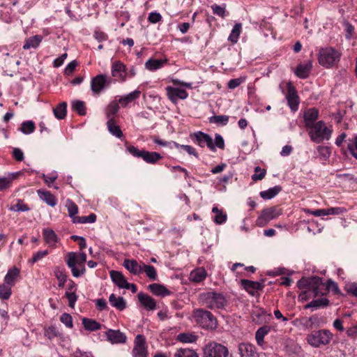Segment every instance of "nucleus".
I'll return each instance as SVG.
<instances>
[{
  "label": "nucleus",
  "instance_id": "nucleus-31",
  "mask_svg": "<svg viewBox=\"0 0 357 357\" xmlns=\"http://www.w3.org/2000/svg\"><path fill=\"white\" fill-rule=\"evenodd\" d=\"M43 40V36L40 35H36L31 37H29L26 39L24 44L23 45L24 50H29L31 48H37L40 43Z\"/></svg>",
  "mask_w": 357,
  "mask_h": 357
},
{
  "label": "nucleus",
  "instance_id": "nucleus-9",
  "mask_svg": "<svg viewBox=\"0 0 357 357\" xmlns=\"http://www.w3.org/2000/svg\"><path fill=\"white\" fill-rule=\"evenodd\" d=\"M228 349L219 343L212 342L204 348V357H228Z\"/></svg>",
  "mask_w": 357,
  "mask_h": 357
},
{
  "label": "nucleus",
  "instance_id": "nucleus-56",
  "mask_svg": "<svg viewBox=\"0 0 357 357\" xmlns=\"http://www.w3.org/2000/svg\"><path fill=\"white\" fill-rule=\"evenodd\" d=\"M173 144L176 148H181L185 150L189 155H192L198 158V154L194 147L190 145L179 144L176 142H173Z\"/></svg>",
  "mask_w": 357,
  "mask_h": 357
},
{
  "label": "nucleus",
  "instance_id": "nucleus-11",
  "mask_svg": "<svg viewBox=\"0 0 357 357\" xmlns=\"http://www.w3.org/2000/svg\"><path fill=\"white\" fill-rule=\"evenodd\" d=\"M192 141L202 148L207 146L211 151H215L212 137L202 131H197L190 135Z\"/></svg>",
  "mask_w": 357,
  "mask_h": 357
},
{
  "label": "nucleus",
  "instance_id": "nucleus-25",
  "mask_svg": "<svg viewBox=\"0 0 357 357\" xmlns=\"http://www.w3.org/2000/svg\"><path fill=\"white\" fill-rule=\"evenodd\" d=\"M241 284L245 289L252 295L255 294V291L261 290L264 288L262 283L249 280H242Z\"/></svg>",
  "mask_w": 357,
  "mask_h": 357
},
{
  "label": "nucleus",
  "instance_id": "nucleus-54",
  "mask_svg": "<svg viewBox=\"0 0 357 357\" xmlns=\"http://www.w3.org/2000/svg\"><path fill=\"white\" fill-rule=\"evenodd\" d=\"M211 9L213 10V13L214 15H216L222 18H225V16L227 15L225 4L220 6V5H218V4L215 3V4H213L211 6Z\"/></svg>",
  "mask_w": 357,
  "mask_h": 357
},
{
  "label": "nucleus",
  "instance_id": "nucleus-18",
  "mask_svg": "<svg viewBox=\"0 0 357 357\" xmlns=\"http://www.w3.org/2000/svg\"><path fill=\"white\" fill-rule=\"evenodd\" d=\"M144 262H138L135 259H126L123 261V266L132 275H139L142 274V268Z\"/></svg>",
  "mask_w": 357,
  "mask_h": 357
},
{
  "label": "nucleus",
  "instance_id": "nucleus-49",
  "mask_svg": "<svg viewBox=\"0 0 357 357\" xmlns=\"http://www.w3.org/2000/svg\"><path fill=\"white\" fill-rule=\"evenodd\" d=\"M177 340L183 343H193L196 342L197 337L192 333H183L178 335Z\"/></svg>",
  "mask_w": 357,
  "mask_h": 357
},
{
  "label": "nucleus",
  "instance_id": "nucleus-14",
  "mask_svg": "<svg viewBox=\"0 0 357 357\" xmlns=\"http://www.w3.org/2000/svg\"><path fill=\"white\" fill-rule=\"evenodd\" d=\"M112 75L117 82H125L127 79V69L126 66L119 61H116L112 65Z\"/></svg>",
  "mask_w": 357,
  "mask_h": 357
},
{
  "label": "nucleus",
  "instance_id": "nucleus-46",
  "mask_svg": "<svg viewBox=\"0 0 357 357\" xmlns=\"http://www.w3.org/2000/svg\"><path fill=\"white\" fill-rule=\"evenodd\" d=\"M174 357H199L197 354L188 348H181L176 350Z\"/></svg>",
  "mask_w": 357,
  "mask_h": 357
},
{
  "label": "nucleus",
  "instance_id": "nucleus-58",
  "mask_svg": "<svg viewBox=\"0 0 357 357\" xmlns=\"http://www.w3.org/2000/svg\"><path fill=\"white\" fill-rule=\"evenodd\" d=\"M344 31L346 32L345 38L347 40H350L354 33V26L347 21H345L343 24Z\"/></svg>",
  "mask_w": 357,
  "mask_h": 357
},
{
  "label": "nucleus",
  "instance_id": "nucleus-45",
  "mask_svg": "<svg viewBox=\"0 0 357 357\" xmlns=\"http://www.w3.org/2000/svg\"><path fill=\"white\" fill-rule=\"evenodd\" d=\"M241 29L242 24L241 23L236 24L228 37V40L233 44L236 43L241 34Z\"/></svg>",
  "mask_w": 357,
  "mask_h": 357
},
{
  "label": "nucleus",
  "instance_id": "nucleus-35",
  "mask_svg": "<svg viewBox=\"0 0 357 357\" xmlns=\"http://www.w3.org/2000/svg\"><path fill=\"white\" fill-rule=\"evenodd\" d=\"M206 277V272L203 268H198L192 271L190 274V280L194 282H200L205 280Z\"/></svg>",
  "mask_w": 357,
  "mask_h": 357
},
{
  "label": "nucleus",
  "instance_id": "nucleus-15",
  "mask_svg": "<svg viewBox=\"0 0 357 357\" xmlns=\"http://www.w3.org/2000/svg\"><path fill=\"white\" fill-rule=\"evenodd\" d=\"M165 89L168 98L174 104L178 99L185 100L188 97V93L185 89L170 86H167Z\"/></svg>",
  "mask_w": 357,
  "mask_h": 357
},
{
  "label": "nucleus",
  "instance_id": "nucleus-36",
  "mask_svg": "<svg viewBox=\"0 0 357 357\" xmlns=\"http://www.w3.org/2000/svg\"><path fill=\"white\" fill-rule=\"evenodd\" d=\"M142 267V273H144L151 281L158 280V273L154 266L144 263Z\"/></svg>",
  "mask_w": 357,
  "mask_h": 357
},
{
  "label": "nucleus",
  "instance_id": "nucleus-13",
  "mask_svg": "<svg viewBox=\"0 0 357 357\" xmlns=\"http://www.w3.org/2000/svg\"><path fill=\"white\" fill-rule=\"evenodd\" d=\"M287 91L285 93V98L287 100V104L291 111L296 112L298 110L300 103L297 91L291 82L287 83Z\"/></svg>",
  "mask_w": 357,
  "mask_h": 357
},
{
  "label": "nucleus",
  "instance_id": "nucleus-22",
  "mask_svg": "<svg viewBox=\"0 0 357 357\" xmlns=\"http://www.w3.org/2000/svg\"><path fill=\"white\" fill-rule=\"evenodd\" d=\"M312 68V63L311 61H307L304 63H300L297 66L295 70V74L297 77L301 79L307 78Z\"/></svg>",
  "mask_w": 357,
  "mask_h": 357
},
{
  "label": "nucleus",
  "instance_id": "nucleus-52",
  "mask_svg": "<svg viewBox=\"0 0 357 357\" xmlns=\"http://www.w3.org/2000/svg\"><path fill=\"white\" fill-rule=\"evenodd\" d=\"M12 286L3 283L0 284V298L8 300L12 294Z\"/></svg>",
  "mask_w": 357,
  "mask_h": 357
},
{
  "label": "nucleus",
  "instance_id": "nucleus-10",
  "mask_svg": "<svg viewBox=\"0 0 357 357\" xmlns=\"http://www.w3.org/2000/svg\"><path fill=\"white\" fill-rule=\"evenodd\" d=\"M133 344L132 350V357H148V345L144 335L141 334L137 335Z\"/></svg>",
  "mask_w": 357,
  "mask_h": 357
},
{
  "label": "nucleus",
  "instance_id": "nucleus-27",
  "mask_svg": "<svg viewBox=\"0 0 357 357\" xmlns=\"http://www.w3.org/2000/svg\"><path fill=\"white\" fill-rule=\"evenodd\" d=\"M167 63V59H149L145 63V68L150 71H155L161 68L165 64Z\"/></svg>",
  "mask_w": 357,
  "mask_h": 357
},
{
  "label": "nucleus",
  "instance_id": "nucleus-2",
  "mask_svg": "<svg viewBox=\"0 0 357 357\" xmlns=\"http://www.w3.org/2000/svg\"><path fill=\"white\" fill-rule=\"evenodd\" d=\"M86 261V255L85 252H68L66 259V262L69 268H70L72 275L75 278H79L86 272L84 264Z\"/></svg>",
  "mask_w": 357,
  "mask_h": 357
},
{
  "label": "nucleus",
  "instance_id": "nucleus-3",
  "mask_svg": "<svg viewBox=\"0 0 357 357\" xmlns=\"http://www.w3.org/2000/svg\"><path fill=\"white\" fill-rule=\"evenodd\" d=\"M309 129L308 135L310 138L316 144H320L324 140H329L333 133L332 126H326L323 121H317L314 126Z\"/></svg>",
  "mask_w": 357,
  "mask_h": 357
},
{
  "label": "nucleus",
  "instance_id": "nucleus-16",
  "mask_svg": "<svg viewBox=\"0 0 357 357\" xmlns=\"http://www.w3.org/2000/svg\"><path fill=\"white\" fill-rule=\"evenodd\" d=\"M319 318L315 316H311L310 317H303L296 319L294 321V325L299 326L303 330H309L312 328L316 325H318Z\"/></svg>",
  "mask_w": 357,
  "mask_h": 357
},
{
  "label": "nucleus",
  "instance_id": "nucleus-30",
  "mask_svg": "<svg viewBox=\"0 0 357 357\" xmlns=\"http://www.w3.org/2000/svg\"><path fill=\"white\" fill-rule=\"evenodd\" d=\"M329 304V301L326 298H319L317 299H314L309 303L305 305V309L312 308L314 310H317L319 308L325 307L328 306Z\"/></svg>",
  "mask_w": 357,
  "mask_h": 357
},
{
  "label": "nucleus",
  "instance_id": "nucleus-29",
  "mask_svg": "<svg viewBox=\"0 0 357 357\" xmlns=\"http://www.w3.org/2000/svg\"><path fill=\"white\" fill-rule=\"evenodd\" d=\"M38 195L39 197L44 201L47 205L54 207L57 204V199L50 192L38 190Z\"/></svg>",
  "mask_w": 357,
  "mask_h": 357
},
{
  "label": "nucleus",
  "instance_id": "nucleus-37",
  "mask_svg": "<svg viewBox=\"0 0 357 357\" xmlns=\"http://www.w3.org/2000/svg\"><path fill=\"white\" fill-rule=\"evenodd\" d=\"M271 330V327L270 326H263L257 329L255 333V339L257 344L261 346L264 343V338L265 335H266Z\"/></svg>",
  "mask_w": 357,
  "mask_h": 357
},
{
  "label": "nucleus",
  "instance_id": "nucleus-20",
  "mask_svg": "<svg viewBox=\"0 0 357 357\" xmlns=\"http://www.w3.org/2000/svg\"><path fill=\"white\" fill-rule=\"evenodd\" d=\"M137 297L139 303L146 310H153L156 308L155 300L149 295L139 292Z\"/></svg>",
  "mask_w": 357,
  "mask_h": 357
},
{
  "label": "nucleus",
  "instance_id": "nucleus-62",
  "mask_svg": "<svg viewBox=\"0 0 357 357\" xmlns=\"http://www.w3.org/2000/svg\"><path fill=\"white\" fill-rule=\"evenodd\" d=\"M13 180V177H0V191L7 189L10 187Z\"/></svg>",
  "mask_w": 357,
  "mask_h": 357
},
{
  "label": "nucleus",
  "instance_id": "nucleus-12",
  "mask_svg": "<svg viewBox=\"0 0 357 357\" xmlns=\"http://www.w3.org/2000/svg\"><path fill=\"white\" fill-rule=\"evenodd\" d=\"M112 82L107 75L100 74L93 77L91 80V89L94 95L98 96L100 92Z\"/></svg>",
  "mask_w": 357,
  "mask_h": 357
},
{
  "label": "nucleus",
  "instance_id": "nucleus-57",
  "mask_svg": "<svg viewBox=\"0 0 357 357\" xmlns=\"http://www.w3.org/2000/svg\"><path fill=\"white\" fill-rule=\"evenodd\" d=\"M347 212V209L344 207H331L326 208V215H340Z\"/></svg>",
  "mask_w": 357,
  "mask_h": 357
},
{
  "label": "nucleus",
  "instance_id": "nucleus-8",
  "mask_svg": "<svg viewBox=\"0 0 357 357\" xmlns=\"http://www.w3.org/2000/svg\"><path fill=\"white\" fill-rule=\"evenodd\" d=\"M282 211L278 206H272L264 209L256 220V225L259 227L266 226L271 220L282 215Z\"/></svg>",
  "mask_w": 357,
  "mask_h": 357
},
{
  "label": "nucleus",
  "instance_id": "nucleus-42",
  "mask_svg": "<svg viewBox=\"0 0 357 357\" xmlns=\"http://www.w3.org/2000/svg\"><path fill=\"white\" fill-rule=\"evenodd\" d=\"M67 103L62 102L59 103L55 108L53 109V113L55 117L58 119H63L66 116L67 112Z\"/></svg>",
  "mask_w": 357,
  "mask_h": 357
},
{
  "label": "nucleus",
  "instance_id": "nucleus-34",
  "mask_svg": "<svg viewBox=\"0 0 357 357\" xmlns=\"http://www.w3.org/2000/svg\"><path fill=\"white\" fill-rule=\"evenodd\" d=\"M142 153V158L149 164H155L162 158V156L157 152H150L144 150Z\"/></svg>",
  "mask_w": 357,
  "mask_h": 357
},
{
  "label": "nucleus",
  "instance_id": "nucleus-60",
  "mask_svg": "<svg viewBox=\"0 0 357 357\" xmlns=\"http://www.w3.org/2000/svg\"><path fill=\"white\" fill-rule=\"evenodd\" d=\"M10 211H28L29 208L26 204H24L20 199L17 201V203L10 208Z\"/></svg>",
  "mask_w": 357,
  "mask_h": 357
},
{
  "label": "nucleus",
  "instance_id": "nucleus-26",
  "mask_svg": "<svg viewBox=\"0 0 357 357\" xmlns=\"http://www.w3.org/2000/svg\"><path fill=\"white\" fill-rule=\"evenodd\" d=\"M112 282L121 289H125L128 283L125 276L119 271H111L109 273Z\"/></svg>",
  "mask_w": 357,
  "mask_h": 357
},
{
  "label": "nucleus",
  "instance_id": "nucleus-38",
  "mask_svg": "<svg viewBox=\"0 0 357 357\" xmlns=\"http://www.w3.org/2000/svg\"><path fill=\"white\" fill-rule=\"evenodd\" d=\"M109 132L116 137L121 139L123 137V132L120 127L116 124L114 119H109L107 122Z\"/></svg>",
  "mask_w": 357,
  "mask_h": 357
},
{
  "label": "nucleus",
  "instance_id": "nucleus-33",
  "mask_svg": "<svg viewBox=\"0 0 357 357\" xmlns=\"http://www.w3.org/2000/svg\"><path fill=\"white\" fill-rule=\"evenodd\" d=\"M20 275V269L16 267H14L10 269L6 273L4 278V283L9 284L10 286H14L16 282L17 278Z\"/></svg>",
  "mask_w": 357,
  "mask_h": 357
},
{
  "label": "nucleus",
  "instance_id": "nucleus-51",
  "mask_svg": "<svg viewBox=\"0 0 357 357\" xmlns=\"http://www.w3.org/2000/svg\"><path fill=\"white\" fill-rule=\"evenodd\" d=\"M35 128V124L32 121H26L22 122L20 130L22 133L29 135L34 132Z\"/></svg>",
  "mask_w": 357,
  "mask_h": 357
},
{
  "label": "nucleus",
  "instance_id": "nucleus-50",
  "mask_svg": "<svg viewBox=\"0 0 357 357\" xmlns=\"http://www.w3.org/2000/svg\"><path fill=\"white\" fill-rule=\"evenodd\" d=\"M44 335L49 340H52L54 337L60 336L61 333L56 326H50L44 328Z\"/></svg>",
  "mask_w": 357,
  "mask_h": 357
},
{
  "label": "nucleus",
  "instance_id": "nucleus-41",
  "mask_svg": "<svg viewBox=\"0 0 357 357\" xmlns=\"http://www.w3.org/2000/svg\"><path fill=\"white\" fill-rule=\"evenodd\" d=\"M119 100L112 101L107 106L106 109V114L107 119H114L116 114L119 110Z\"/></svg>",
  "mask_w": 357,
  "mask_h": 357
},
{
  "label": "nucleus",
  "instance_id": "nucleus-39",
  "mask_svg": "<svg viewBox=\"0 0 357 357\" xmlns=\"http://www.w3.org/2000/svg\"><path fill=\"white\" fill-rule=\"evenodd\" d=\"M82 324L85 330L89 331H96L101 328V324L91 319L83 318Z\"/></svg>",
  "mask_w": 357,
  "mask_h": 357
},
{
  "label": "nucleus",
  "instance_id": "nucleus-48",
  "mask_svg": "<svg viewBox=\"0 0 357 357\" xmlns=\"http://www.w3.org/2000/svg\"><path fill=\"white\" fill-rule=\"evenodd\" d=\"M209 122L218 126H226L229 122V116L227 115H214L209 118Z\"/></svg>",
  "mask_w": 357,
  "mask_h": 357
},
{
  "label": "nucleus",
  "instance_id": "nucleus-23",
  "mask_svg": "<svg viewBox=\"0 0 357 357\" xmlns=\"http://www.w3.org/2000/svg\"><path fill=\"white\" fill-rule=\"evenodd\" d=\"M43 236L45 243L50 247H55L59 241V237L52 229L44 228L43 229Z\"/></svg>",
  "mask_w": 357,
  "mask_h": 357
},
{
  "label": "nucleus",
  "instance_id": "nucleus-6",
  "mask_svg": "<svg viewBox=\"0 0 357 357\" xmlns=\"http://www.w3.org/2000/svg\"><path fill=\"white\" fill-rule=\"evenodd\" d=\"M201 301L211 310L222 309L227 305L225 296L216 291H207L200 294Z\"/></svg>",
  "mask_w": 357,
  "mask_h": 357
},
{
  "label": "nucleus",
  "instance_id": "nucleus-21",
  "mask_svg": "<svg viewBox=\"0 0 357 357\" xmlns=\"http://www.w3.org/2000/svg\"><path fill=\"white\" fill-rule=\"evenodd\" d=\"M147 289L155 296L165 297L172 294V292L164 285L158 283H152L148 285Z\"/></svg>",
  "mask_w": 357,
  "mask_h": 357
},
{
  "label": "nucleus",
  "instance_id": "nucleus-55",
  "mask_svg": "<svg viewBox=\"0 0 357 357\" xmlns=\"http://www.w3.org/2000/svg\"><path fill=\"white\" fill-rule=\"evenodd\" d=\"M66 206L68 208L69 216L72 218V220H74V218L77 217L75 215L78 213V207L73 201L68 199Z\"/></svg>",
  "mask_w": 357,
  "mask_h": 357
},
{
  "label": "nucleus",
  "instance_id": "nucleus-4",
  "mask_svg": "<svg viewBox=\"0 0 357 357\" xmlns=\"http://www.w3.org/2000/svg\"><path fill=\"white\" fill-rule=\"evenodd\" d=\"M333 337L332 333L327 329H320L312 331L306 336L307 342L314 348L328 345Z\"/></svg>",
  "mask_w": 357,
  "mask_h": 357
},
{
  "label": "nucleus",
  "instance_id": "nucleus-47",
  "mask_svg": "<svg viewBox=\"0 0 357 357\" xmlns=\"http://www.w3.org/2000/svg\"><path fill=\"white\" fill-rule=\"evenodd\" d=\"M96 220V215L94 213H91L87 216H78L74 218L73 220V223L78 224H86V223H93Z\"/></svg>",
  "mask_w": 357,
  "mask_h": 357
},
{
  "label": "nucleus",
  "instance_id": "nucleus-5",
  "mask_svg": "<svg viewBox=\"0 0 357 357\" xmlns=\"http://www.w3.org/2000/svg\"><path fill=\"white\" fill-rule=\"evenodd\" d=\"M341 53L331 47L321 48L318 54V61L321 66L329 68L336 65L340 59Z\"/></svg>",
  "mask_w": 357,
  "mask_h": 357
},
{
  "label": "nucleus",
  "instance_id": "nucleus-64",
  "mask_svg": "<svg viewBox=\"0 0 357 357\" xmlns=\"http://www.w3.org/2000/svg\"><path fill=\"white\" fill-rule=\"evenodd\" d=\"M348 149L356 159H357V135L354 138L353 144L348 146Z\"/></svg>",
  "mask_w": 357,
  "mask_h": 357
},
{
  "label": "nucleus",
  "instance_id": "nucleus-40",
  "mask_svg": "<svg viewBox=\"0 0 357 357\" xmlns=\"http://www.w3.org/2000/svg\"><path fill=\"white\" fill-rule=\"evenodd\" d=\"M282 190V187L275 185L267 190L260 192V197L264 199H271L275 197Z\"/></svg>",
  "mask_w": 357,
  "mask_h": 357
},
{
  "label": "nucleus",
  "instance_id": "nucleus-43",
  "mask_svg": "<svg viewBox=\"0 0 357 357\" xmlns=\"http://www.w3.org/2000/svg\"><path fill=\"white\" fill-rule=\"evenodd\" d=\"M212 212L215 213V216L213 218V221L218 225H222L225 223L227 220V215L222 211L218 209L217 206H213L212 208Z\"/></svg>",
  "mask_w": 357,
  "mask_h": 357
},
{
  "label": "nucleus",
  "instance_id": "nucleus-24",
  "mask_svg": "<svg viewBox=\"0 0 357 357\" xmlns=\"http://www.w3.org/2000/svg\"><path fill=\"white\" fill-rule=\"evenodd\" d=\"M238 348L241 357H252L256 352L255 347L249 342H242Z\"/></svg>",
  "mask_w": 357,
  "mask_h": 357
},
{
  "label": "nucleus",
  "instance_id": "nucleus-7",
  "mask_svg": "<svg viewBox=\"0 0 357 357\" xmlns=\"http://www.w3.org/2000/svg\"><path fill=\"white\" fill-rule=\"evenodd\" d=\"M192 317L204 328L215 329L217 327L216 318L209 311L201 308L195 309L193 310Z\"/></svg>",
  "mask_w": 357,
  "mask_h": 357
},
{
  "label": "nucleus",
  "instance_id": "nucleus-28",
  "mask_svg": "<svg viewBox=\"0 0 357 357\" xmlns=\"http://www.w3.org/2000/svg\"><path fill=\"white\" fill-rule=\"evenodd\" d=\"M141 91L135 90L128 94L121 97L118 100L121 107H126L129 103L139 98Z\"/></svg>",
  "mask_w": 357,
  "mask_h": 357
},
{
  "label": "nucleus",
  "instance_id": "nucleus-19",
  "mask_svg": "<svg viewBox=\"0 0 357 357\" xmlns=\"http://www.w3.org/2000/svg\"><path fill=\"white\" fill-rule=\"evenodd\" d=\"M319 117V111L314 107L307 109L303 115L305 126L306 128H310L314 126L315 122Z\"/></svg>",
  "mask_w": 357,
  "mask_h": 357
},
{
  "label": "nucleus",
  "instance_id": "nucleus-53",
  "mask_svg": "<svg viewBox=\"0 0 357 357\" xmlns=\"http://www.w3.org/2000/svg\"><path fill=\"white\" fill-rule=\"evenodd\" d=\"M73 109L78 114L84 116L86 114V107L84 102L82 100H75L72 103Z\"/></svg>",
  "mask_w": 357,
  "mask_h": 357
},
{
  "label": "nucleus",
  "instance_id": "nucleus-63",
  "mask_svg": "<svg viewBox=\"0 0 357 357\" xmlns=\"http://www.w3.org/2000/svg\"><path fill=\"white\" fill-rule=\"evenodd\" d=\"M255 173L252 176V179L255 181L261 180L266 175V170L261 169L259 167H255Z\"/></svg>",
  "mask_w": 357,
  "mask_h": 357
},
{
  "label": "nucleus",
  "instance_id": "nucleus-44",
  "mask_svg": "<svg viewBox=\"0 0 357 357\" xmlns=\"http://www.w3.org/2000/svg\"><path fill=\"white\" fill-rule=\"evenodd\" d=\"M54 274L59 281L58 286L59 288H63L67 280V275L64 270L59 267H56L54 270Z\"/></svg>",
  "mask_w": 357,
  "mask_h": 357
},
{
  "label": "nucleus",
  "instance_id": "nucleus-59",
  "mask_svg": "<svg viewBox=\"0 0 357 357\" xmlns=\"http://www.w3.org/2000/svg\"><path fill=\"white\" fill-rule=\"evenodd\" d=\"M65 296L68 299L69 307L74 308L75 303L77 300V296L76 295V292L66 291Z\"/></svg>",
  "mask_w": 357,
  "mask_h": 357
},
{
  "label": "nucleus",
  "instance_id": "nucleus-32",
  "mask_svg": "<svg viewBox=\"0 0 357 357\" xmlns=\"http://www.w3.org/2000/svg\"><path fill=\"white\" fill-rule=\"evenodd\" d=\"M110 305L119 310H123L126 307V303L123 297L116 296L115 294H112L109 297Z\"/></svg>",
  "mask_w": 357,
  "mask_h": 357
},
{
  "label": "nucleus",
  "instance_id": "nucleus-61",
  "mask_svg": "<svg viewBox=\"0 0 357 357\" xmlns=\"http://www.w3.org/2000/svg\"><path fill=\"white\" fill-rule=\"evenodd\" d=\"M60 321L68 328H73V318L70 314L63 313L60 317Z\"/></svg>",
  "mask_w": 357,
  "mask_h": 357
},
{
  "label": "nucleus",
  "instance_id": "nucleus-17",
  "mask_svg": "<svg viewBox=\"0 0 357 357\" xmlns=\"http://www.w3.org/2000/svg\"><path fill=\"white\" fill-rule=\"evenodd\" d=\"M107 340L112 344H122L126 342V335L119 330L109 329L105 332Z\"/></svg>",
  "mask_w": 357,
  "mask_h": 357
},
{
  "label": "nucleus",
  "instance_id": "nucleus-1",
  "mask_svg": "<svg viewBox=\"0 0 357 357\" xmlns=\"http://www.w3.org/2000/svg\"><path fill=\"white\" fill-rule=\"evenodd\" d=\"M297 285L301 290L298 298L301 301H307L318 296H323L330 289H332L335 293L339 292L335 282L328 280L326 283H324L323 279L318 276L303 277L298 281Z\"/></svg>",
  "mask_w": 357,
  "mask_h": 357
}]
</instances>
